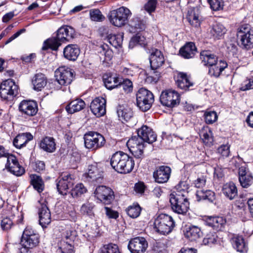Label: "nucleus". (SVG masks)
Here are the masks:
<instances>
[{"label":"nucleus","mask_w":253,"mask_h":253,"mask_svg":"<svg viewBox=\"0 0 253 253\" xmlns=\"http://www.w3.org/2000/svg\"><path fill=\"white\" fill-rule=\"evenodd\" d=\"M112 168L120 173H128L133 169L134 160L133 158L123 152L114 153L110 159Z\"/></svg>","instance_id":"1"},{"label":"nucleus","mask_w":253,"mask_h":253,"mask_svg":"<svg viewBox=\"0 0 253 253\" xmlns=\"http://www.w3.org/2000/svg\"><path fill=\"white\" fill-rule=\"evenodd\" d=\"M154 230L163 235L169 234L175 226L172 217L167 214L161 213L158 215L154 222Z\"/></svg>","instance_id":"2"},{"label":"nucleus","mask_w":253,"mask_h":253,"mask_svg":"<svg viewBox=\"0 0 253 253\" xmlns=\"http://www.w3.org/2000/svg\"><path fill=\"white\" fill-rule=\"evenodd\" d=\"M131 15V13L128 8L122 6L111 11L108 14V17L112 25L121 27L127 22L128 18Z\"/></svg>","instance_id":"3"},{"label":"nucleus","mask_w":253,"mask_h":253,"mask_svg":"<svg viewBox=\"0 0 253 253\" xmlns=\"http://www.w3.org/2000/svg\"><path fill=\"white\" fill-rule=\"evenodd\" d=\"M169 202L172 210L175 213L185 214L189 209V202L183 193H172Z\"/></svg>","instance_id":"4"},{"label":"nucleus","mask_w":253,"mask_h":253,"mask_svg":"<svg viewBox=\"0 0 253 253\" xmlns=\"http://www.w3.org/2000/svg\"><path fill=\"white\" fill-rule=\"evenodd\" d=\"M237 36L243 49L249 50L253 47V29L250 25L240 26L238 29Z\"/></svg>","instance_id":"5"},{"label":"nucleus","mask_w":253,"mask_h":253,"mask_svg":"<svg viewBox=\"0 0 253 253\" xmlns=\"http://www.w3.org/2000/svg\"><path fill=\"white\" fill-rule=\"evenodd\" d=\"M137 106L143 112L149 110L154 101L152 92L145 88H140L136 94Z\"/></svg>","instance_id":"6"},{"label":"nucleus","mask_w":253,"mask_h":253,"mask_svg":"<svg viewBox=\"0 0 253 253\" xmlns=\"http://www.w3.org/2000/svg\"><path fill=\"white\" fill-rule=\"evenodd\" d=\"M84 138L85 147L92 150L100 149L106 142L104 136L95 131H88L85 133Z\"/></svg>","instance_id":"7"},{"label":"nucleus","mask_w":253,"mask_h":253,"mask_svg":"<svg viewBox=\"0 0 253 253\" xmlns=\"http://www.w3.org/2000/svg\"><path fill=\"white\" fill-rule=\"evenodd\" d=\"M18 94V86L11 79L5 80L0 85V96L3 100H12Z\"/></svg>","instance_id":"8"},{"label":"nucleus","mask_w":253,"mask_h":253,"mask_svg":"<svg viewBox=\"0 0 253 253\" xmlns=\"http://www.w3.org/2000/svg\"><path fill=\"white\" fill-rule=\"evenodd\" d=\"M160 100L163 106L173 108L177 107L179 104L180 95L174 90L166 89L162 92Z\"/></svg>","instance_id":"9"},{"label":"nucleus","mask_w":253,"mask_h":253,"mask_svg":"<svg viewBox=\"0 0 253 253\" xmlns=\"http://www.w3.org/2000/svg\"><path fill=\"white\" fill-rule=\"evenodd\" d=\"M56 80L61 85L70 84L74 78V71L70 68L60 67L55 72Z\"/></svg>","instance_id":"10"},{"label":"nucleus","mask_w":253,"mask_h":253,"mask_svg":"<svg viewBox=\"0 0 253 253\" xmlns=\"http://www.w3.org/2000/svg\"><path fill=\"white\" fill-rule=\"evenodd\" d=\"M47 202L42 199L39 201L38 215L39 223L42 228L46 227L51 222V214L49 209L47 206Z\"/></svg>","instance_id":"11"},{"label":"nucleus","mask_w":253,"mask_h":253,"mask_svg":"<svg viewBox=\"0 0 253 253\" xmlns=\"http://www.w3.org/2000/svg\"><path fill=\"white\" fill-rule=\"evenodd\" d=\"M94 196L105 205H109L114 199L113 191L105 186H99L96 187Z\"/></svg>","instance_id":"12"},{"label":"nucleus","mask_w":253,"mask_h":253,"mask_svg":"<svg viewBox=\"0 0 253 253\" xmlns=\"http://www.w3.org/2000/svg\"><path fill=\"white\" fill-rule=\"evenodd\" d=\"M56 182L57 191L63 196L67 194L68 190L72 188L74 184V179L70 174L59 177L56 180Z\"/></svg>","instance_id":"13"},{"label":"nucleus","mask_w":253,"mask_h":253,"mask_svg":"<svg viewBox=\"0 0 253 253\" xmlns=\"http://www.w3.org/2000/svg\"><path fill=\"white\" fill-rule=\"evenodd\" d=\"M147 248V241L141 237L131 239L127 245V248L131 253H144Z\"/></svg>","instance_id":"14"},{"label":"nucleus","mask_w":253,"mask_h":253,"mask_svg":"<svg viewBox=\"0 0 253 253\" xmlns=\"http://www.w3.org/2000/svg\"><path fill=\"white\" fill-rule=\"evenodd\" d=\"M5 169L17 176H21L25 172V169L19 164L16 157L13 155H10L7 157Z\"/></svg>","instance_id":"15"},{"label":"nucleus","mask_w":253,"mask_h":253,"mask_svg":"<svg viewBox=\"0 0 253 253\" xmlns=\"http://www.w3.org/2000/svg\"><path fill=\"white\" fill-rule=\"evenodd\" d=\"M106 100L102 97H97L91 102L90 109L92 113L97 117H100L106 114Z\"/></svg>","instance_id":"16"},{"label":"nucleus","mask_w":253,"mask_h":253,"mask_svg":"<svg viewBox=\"0 0 253 253\" xmlns=\"http://www.w3.org/2000/svg\"><path fill=\"white\" fill-rule=\"evenodd\" d=\"M171 172L169 167L161 166L157 167L153 174L155 182L158 183H166L169 179Z\"/></svg>","instance_id":"17"},{"label":"nucleus","mask_w":253,"mask_h":253,"mask_svg":"<svg viewBox=\"0 0 253 253\" xmlns=\"http://www.w3.org/2000/svg\"><path fill=\"white\" fill-rule=\"evenodd\" d=\"M19 110L22 114L28 116H34L38 112V105L36 101L31 100H23L18 106Z\"/></svg>","instance_id":"18"},{"label":"nucleus","mask_w":253,"mask_h":253,"mask_svg":"<svg viewBox=\"0 0 253 253\" xmlns=\"http://www.w3.org/2000/svg\"><path fill=\"white\" fill-rule=\"evenodd\" d=\"M137 135L143 142L152 144L157 140V134L153 129L146 125H143L137 129Z\"/></svg>","instance_id":"19"},{"label":"nucleus","mask_w":253,"mask_h":253,"mask_svg":"<svg viewBox=\"0 0 253 253\" xmlns=\"http://www.w3.org/2000/svg\"><path fill=\"white\" fill-rule=\"evenodd\" d=\"M103 171L96 164L88 166L87 172L85 174L86 178L90 182H100L103 177Z\"/></svg>","instance_id":"20"},{"label":"nucleus","mask_w":253,"mask_h":253,"mask_svg":"<svg viewBox=\"0 0 253 253\" xmlns=\"http://www.w3.org/2000/svg\"><path fill=\"white\" fill-rule=\"evenodd\" d=\"M239 180L243 188H248L253 183L252 174L247 171L245 167L242 166L239 169Z\"/></svg>","instance_id":"21"},{"label":"nucleus","mask_w":253,"mask_h":253,"mask_svg":"<svg viewBox=\"0 0 253 253\" xmlns=\"http://www.w3.org/2000/svg\"><path fill=\"white\" fill-rule=\"evenodd\" d=\"M197 48L193 42H187L179 50V54L184 59L194 57L197 53Z\"/></svg>","instance_id":"22"},{"label":"nucleus","mask_w":253,"mask_h":253,"mask_svg":"<svg viewBox=\"0 0 253 253\" xmlns=\"http://www.w3.org/2000/svg\"><path fill=\"white\" fill-rule=\"evenodd\" d=\"M58 35L59 39L61 41L64 42H70L76 36L75 29L70 26L65 25L61 27L56 32Z\"/></svg>","instance_id":"23"},{"label":"nucleus","mask_w":253,"mask_h":253,"mask_svg":"<svg viewBox=\"0 0 253 253\" xmlns=\"http://www.w3.org/2000/svg\"><path fill=\"white\" fill-rule=\"evenodd\" d=\"M150 67L152 69H158L164 63V57L161 51L155 49L149 57Z\"/></svg>","instance_id":"24"},{"label":"nucleus","mask_w":253,"mask_h":253,"mask_svg":"<svg viewBox=\"0 0 253 253\" xmlns=\"http://www.w3.org/2000/svg\"><path fill=\"white\" fill-rule=\"evenodd\" d=\"M64 57L69 61H76L80 54V49L78 45L70 44L63 49Z\"/></svg>","instance_id":"25"},{"label":"nucleus","mask_w":253,"mask_h":253,"mask_svg":"<svg viewBox=\"0 0 253 253\" xmlns=\"http://www.w3.org/2000/svg\"><path fill=\"white\" fill-rule=\"evenodd\" d=\"M60 38L58 34L56 32L55 36H52L43 42L42 49L46 50L48 49H51L52 50L57 51L59 47L62 43H65L64 41H61L60 40Z\"/></svg>","instance_id":"26"},{"label":"nucleus","mask_w":253,"mask_h":253,"mask_svg":"<svg viewBox=\"0 0 253 253\" xmlns=\"http://www.w3.org/2000/svg\"><path fill=\"white\" fill-rule=\"evenodd\" d=\"M233 248L238 252L246 253L248 251V246L242 235L234 234L231 239Z\"/></svg>","instance_id":"27"},{"label":"nucleus","mask_w":253,"mask_h":253,"mask_svg":"<svg viewBox=\"0 0 253 253\" xmlns=\"http://www.w3.org/2000/svg\"><path fill=\"white\" fill-rule=\"evenodd\" d=\"M33 139V135L30 132L22 133L18 134L13 139V145L20 149L25 146L27 143Z\"/></svg>","instance_id":"28"},{"label":"nucleus","mask_w":253,"mask_h":253,"mask_svg":"<svg viewBox=\"0 0 253 253\" xmlns=\"http://www.w3.org/2000/svg\"><path fill=\"white\" fill-rule=\"evenodd\" d=\"M41 149L47 153H52L56 150L55 139L52 137L45 136L43 137L39 143Z\"/></svg>","instance_id":"29"},{"label":"nucleus","mask_w":253,"mask_h":253,"mask_svg":"<svg viewBox=\"0 0 253 253\" xmlns=\"http://www.w3.org/2000/svg\"><path fill=\"white\" fill-rule=\"evenodd\" d=\"M227 66L226 62L220 60L209 68V74L211 77L218 78Z\"/></svg>","instance_id":"30"},{"label":"nucleus","mask_w":253,"mask_h":253,"mask_svg":"<svg viewBox=\"0 0 253 253\" xmlns=\"http://www.w3.org/2000/svg\"><path fill=\"white\" fill-rule=\"evenodd\" d=\"M200 59L205 66L211 67L218 61L217 56L209 51H202L200 53Z\"/></svg>","instance_id":"31"},{"label":"nucleus","mask_w":253,"mask_h":253,"mask_svg":"<svg viewBox=\"0 0 253 253\" xmlns=\"http://www.w3.org/2000/svg\"><path fill=\"white\" fill-rule=\"evenodd\" d=\"M32 84L34 90L41 91L47 84L46 78L42 73H37L32 78Z\"/></svg>","instance_id":"32"},{"label":"nucleus","mask_w":253,"mask_h":253,"mask_svg":"<svg viewBox=\"0 0 253 253\" xmlns=\"http://www.w3.org/2000/svg\"><path fill=\"white\" fill-rule=\"evenodd\" d=\"M30 183L39 193L42 192L44 189V183L42 177L36 174H31L29 176Z\"/></svg>","instance_id":"33"},{"label":"nucleus","mask_w":253,"mask_h":253,"mask_svg":"<svg viewBox=\"0 0 253 253\" xmlns=\"http://www.w3.org/2000/svg\"><path fill=\"white\" fill-rule=\"evenodd\" d=\"M226 222L225 218L221 216L210 217L206 221L207 225L217 231L221 230Z\"/></svg>","instance_id":"34"},{"label":"nucleus","mask_w":253,"mask_h":253,"mask_svg":"<svg viewBox=\"0 0 253 253\" xmlns=\"http://www.w3.org/2000/svg\"><path fill=\"white\" fill-rule=\"evenodd\" d=\"M176 83L178 87L181 89L187 90L189 87L193 85V83L190 81L189 77L186 74L179 73L176 77Z\"/></svg>","instance_id":"35"},{"label":"nucleus","mask_w":253,"mask_h":253,"mask_svg":"<svg viewBox=\"0 0 253 253\" xmlns=\"http://www.w3.org/2000/svg\"><path fill=\"white\" fill-rule=\"evenodd\" d=\"M85 106L84 101L81 99H77L68 104L65 109L69 114H73L83 110Z\"/></svg>","instance_id":"36"},{"label":"nucleus","mask_w":253,"mask_h":253,"mask_svg":"<svg viewBox=\"0 0 253 253\" xmlns=\"http://www.w3.org/2000/svg\"><path fill=\"white\" fill-rule=\"evenodd\" d=\"M199 17V11L198 8L192 7L188 10L186 18L192 26L195 27L200 26V21Z\"/></svg>","instance_id":"37"},{"label":"nucleus","mask_w":253,"mask_h":253,"mask_svg":"<svg viewBox=\"0 0 253 253\" xmlns=\"http://www.w3.org/2000/svg\"><path fill=\"white\" fill-rule=\"evenodd\" d=\"M39 235H34L31 237H22L21 243L24 248L33 249L38 245L39 243Z\"/></svg>","instance_id":"38"},{"label":"nucleus","mask_w":253,"mask_h":253,"mask_svg":"<svg viewBox=\"0 0 253 253\" xmlns=\"http://www.w3.org/2000/svg\"><path fill=\"white\" fill-rule=\"evenodd\" d=\"M95 205L93 203L87 202L82 205L80 211L82 215L93 219L95 218Z\"/></svg>","instance_id":"39"},{"label":"nucleus","mask_w":253,"mask_h":253,"mask_svg":"<svg viewBox=\"0 0 253 253\" xmlns=\"http://www.w3.org/2000/svg\"><path fill=\"white\" fill-rule=\"evenodd\" d=\"M223 194L229 200H233L237 196V189L233 182L224 185L222 188Z\"/></svg>","instance_id":"40"},{"label":"nucleus","mask_w":253,"mask_h":253,"mask_svg":"<svg viewBox=\"0 0 253 253\" xmlns=\"http://www.w3.org/2000/svg\"><path fill=\"white\" fill-rule=\"evenodd\" d=\"M104 84L106 87L111 90L114 88L118 87L121 83V79L118 76H103Z\"/></svg>","instance_id":"41"},{"label":"nucleus","mask_w":253,"mask_h":253,"mask_svg":"<svg viewBox=\"0 0 253 253\" xmlns=\"http://www.w3.org/2000/svg\"><path fill=\"white\" fill-rule=\"evenodd\" d=\"M186 237L191 241H196L202 236L201 229L196 226H191L185 233Z\"/></svg>","instance_id":"42"},{"label":"nucleus","mask_w":253,"mask_h":253,"mask_svg":"<svg viewBox=\"0 0 253 253\" xmlns=\"http://www.w3.org/2000/svg\"><path fill=\"white\" fill-rule=\"evenodd\" d=\"M196 197L198 201L202 200H208L210 202H213L215 199V193L211 190H198L196 192Z\"/></svg>","instance_id":"43"},{"label":"nucleus","mask_w":253,"mask_h":253,"mask_svg":"<svg viewBox=\"0 0 253 253\" xmlns=\"http://www.w3.org/2000/svg\"><path fill=\"white\" fill-rule=\"evenodd\" d=\"M130 26L132 29L131 32H139L144 30L145 28L144 21L138 17L133 18L130 22Z\"/></svg>","instance_id":"44"},{"label":"nucleus","mask_w":253,"mask_h":253,"mask_svg":"<svg viewBox=\"0 0 253 253\" xmlns=\"http://www.w3.org/2000/svg\"><path fill=\"white\" fill-rule=\"evenodd\" d=\"M117 114L118 117L126 121H127L132 117L133 112L130 109L126 108L124 106H119L117 108Z\"/></svg>","instance_id":"45"},{"label":"nucleus","mask_w":253,"mask_h":253,"mask_svg":"<svg viewBox=\"0 0 253 253\" xmlns=\"http://www.w3.org/2000/svg\"><path fill=\"white\" fill-rule=\"evenodd\" d=\"M69 239V236L67 235L65 236L66 240H62L61 241L58 250L61 253H73V247L72 244V240L69 241L68 240Z\"/></svg>","instance_id":"46"},{"label":"nucleus","mask_w":253,"mask_h":253,"mask_svg":"<svg viewBox=\"0 0 253 253\" xmlns=\"http://www.w3.org/2000/svg\"><path fill=\"white\" fill-rule=\"evenodd\" d=\"M146 44V42L145 38L138 33L131 38L129 43V47L133 48L137 45H140L142 47H144Z\"/></svg>","instance_id":"47"},{"label":"nucleus","mask_w":253,"mask_h":253,"mask_svg":"<svg viewBox=\"0 0 253 253\" xmlns=\"http://www.w3.org/2000/svg\"><path fill=\"white\" fill-rule=\"evenodd\" d=\"M107 41L115 48L120 47L122 46L123 41V34H119L117 35H111L108 36Z\"/></svg>","instance_id":"48"},{"label":"nucleus","mask_w":253,"mask_h":253,"mask_svg":"<svg viewBox=\"0 0 253 253\" xmlns=\"http://www.w3.org/2000/svg\"><path fill=\"white\" fill-rule=\"evenodd\" d=\"M226 32V30L223 25L220 23L214 24L211 30V33L213 37L219 39Z\"/></svg>","instance_id":"49"},{"label":"nucleus","mask_w":253,"mask_h":253,"mask_svg":"<svg viewBox=\"0 0 253 253\" xmlns=\"http://www.w3.org/2000/svg\"><path fill=\"white\" fill-rule=\"evenodd\" d=\"M87 192V189L82 183L77 184L69 193L73 198H78Z\"/></svg>","instance_id":"50"},{"label":"nucleus","mask_w":253,"mask_h":253,"mask_svg":"<svg viewBox=\"0 0 253 253\" xmlns=\"http://www.w3.org/2000/svg\"><path fill=\"white\" fill-rule=\"evenodd\" d=\"M141 211V209L138 204L129 206L126 209L127 215L133 218L137 217L140 215Z\"/></svg>","instance_id":"51"},{"label":"nucleus","mask_w":253,"mask_h":253,"mask_svg":"<svg viewBox=\"0 0 253 253\" xmlns=\"http://www.w3.org/2000/svg\"><path fill=\"white\" fill-rule=\"evenodd\" d=\"M100 53L104 56V60L108 61H110L113 56L112 50L109 47L107 44H103L100 47Z\"/></svg>","instance_id":"52"},{"label":"nucleus","mask_w":253,"mask_h":253,"mask_svg":"<svg viewBox=\"0 0 253 253\" xmlns=\"http://www.w3.org/2000/svg\"><path fill=\"white\" fill-rule=\"evenodd\" d=\"M167 246L162 241H156L152 247L151 253H166Z\"/></svg>","instance_id":"53"},{"label":"nucleus","mask_w":253,"mask_h":253,"mask_svg":"<svg viewBox=\"0 0 253 253\" xmlns=\"http://www.w3.org/2000/svg\"><path fill=\"white\" fill-rule=\"evenodd\" d=\"M100 253H120L118 247L114 244L105 245L100 249Z\"/></svg>","instance_id":"54"},{"label":"nucleus","mask_w":253,"mask_h":253,"mask_svg":"<svg viewBox=\"0 0 253 253\" xmlns=\"http://www.w3.org/2000/svg\"><path fill=\"white\" fill-rule=\"evenodd\" d=\"M211 8L213 11L222 10L224 6L223 0H207Z\"/></svg>","instance_id":"55"},{"label":"nucleus","mask_w":253,"mask_h":253,"mask_svg":"<svg viewBox=\"0 0 253 253\" xmlns=\"http://www.w3.org/2000/svg\"><path fill=\"white\" fill-rule=\"evenodd\" d=\"M89 14L90 19L94 21H102L105 18L98 9L90 10Z\"/></svg>","instance_id":"56"},{"label":"nucleus","mask_w":253,"mask_h":253,"mask_svg":"<svg viewBox=\"0 0 253 253\" xmlns=\"http://www.w3.org/2000/svg\"><path fill=\"white\" fill-rule=\"evenodd\" d=\"M158 5L157 0H149L144 4V8L150 15L154 12Z\"/></svg>","instance_id":"57"},{"label":"nucleus","mask_w":253,"mask_h":253,"mask_svg":"<svg viewBox=\"0 0 253 253\" xmlns=\"http://www.w3.org/2000/svg\"><path fill=\"white\" fill-rule=\"evenodd\" d=\"M204 115L205 122L207 124H213L218 118L217 115L215 111L207 112Z\"/></svg>","instance_id":"58"},{"label":"nucleus","mask_w":253,"mask_h":253,"mask_svg":"<svg viewBox=\"0 0 253 253\" xmlns=\"http://www.w3.org/2000/svg\"><path fill=\"white\" fill-rule=\"evenodd\" d=\"M217 235L215 232L207 234L203 239L205 245H211L215 244L217 241Z\"/></svg>","instance_id":"59"},{"label":"nucleus","mask_w":253,"mask_h":253,"mask_svg":"<svg viewBox=\"0 0 253 253\" xmlns=\"http://www.w3.org/2000/svg\"><path fill=\"white\" fill-rule=\"evenodd\" d=\"M121 83L119 86H122L125 92L128 93L132 90L133 85L132 82L129 79H124L121 78Z\"/></svg>","instance_id":"60"},{"label":"nucleus","mask_w":253,"mask_h":253,"mask_svg":"<svg viewBox=\"0 0 253 253\" xmlns=\"http://www.w3.org/2000/svg\"><path fill=\"white\" fill-rule=\"evenodd\" d=\"M178 194L188 193V190L189 188V185L187 181H180L179 183L175 186Z\"/></svg>","instance_id":"61"},{"label":"nucleus","mask_w":253,"mask_h":253,"mask_svg":"<svg viewBox=\"0 0 253 253\" xmlns=\"http://www.w3.org/2000/svg\"><path fill=\"white\" fill-rule=\"evenodd\" d=\"M227 51L229 53L234 55L237 54L238 51V47L236 44V42H233L232 41H228L226 43Z\"/></svg>","instance_id":"62"},{"label":"nucleus","mask_w":253,"mask_h":253,"mask_svg":"<svg viewBox=\"0 0 253 253\" xmlns=\"http://www.w3.org/2000/svg\"><path fill=\"white\" fill-rule=\"evenodd\" d=\"M206 177L205 176L201 175L193 181L192 184L197 188H202L206 185Z\"/></svg>","instance_id":"63"},{"label":"nucleus","mask_w":253,"mask_h":253,"mask_svg":"<svg viewBox=\"0 0 253 253\" xmlns=\"http://www.w3.org/2000/svg\"><path fill=\"white\" fill-rule=\"evenodd\" d=\"M253 89V78L246 80L242 84L240 89L242 91H246Z\"/></svg>","instance_id":"64"}]
</instances>
